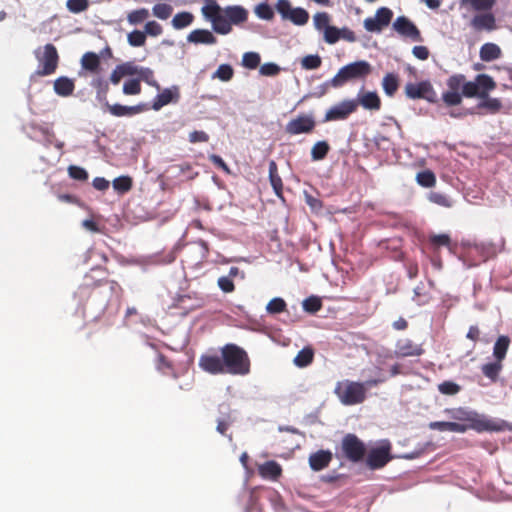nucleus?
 Segmentation results:
<instances>
[{"mask_svg":"<svg viewBox=\"0 0 512 512\" xmlns=\"http://www.w3.org/2000/svg\"><path fill=\"white\" fill-rule=\"evenodd\" d=\"M358 103L356 100H344L337 105L332 106L327 110L324 121H337L348 118L350 114L356 111Z\"/></svg>","mask_w":512,"mask_h":512,"instance_id":"14","label":"nucleus"},{"mask_svg":"<svg viewBox=\"0 0 512 512\" xmlns=\"http://www.w3.org/2000/svg\"><path fill=\"white\" fill-rule=\"evenodd\" d=\"M260 55L256 52H246L242 57V65L248 69H256L260 64Z\"/></svg>","mask_w":512,"mask_h":512,"instance_id":"48","label":"nucleus"},{"mask_svg":"<svg viewBox=\"0 0 512 512\" xmlns=\"http://www.w3.org/2000/svg\"><path fill=\"white\" fill-rule=\"evenodd\" d=\"M430 243L435 247L449 246L450 237L447 234L432 235L429 238Z\"/></svg>","mask_w":512,"mask_h":512,"instance_id":"64","label":"nucleus"},{"mask_svg":"<svg viewBox=\"0 0 512 512\" xmlns=\"http://www.w3.org/2000/svg\"><path fill=\"white\" fill-rule=\"evenodd\" d=\"M314 359V350L310 346L301 349L295 356L293 362L299 368H304L310 365Z\"/></svg>","mask_w":512,"mask_h":512,"instance_id":"31","label":"nucleus"},{"mask_svg":"<svg viewBox=\"0 0 512 512\" xmlns=\"http://www.w3.org/2000/svg\"><path fill=\"white\" fill-rule=\"evenodd\" d=\"M207 5L203 6L201 9V12L205 18L210 20L211 22L213 19L217 18L219 15H221V7L216 1H206Z\"/></svg>","mask_w":512,"mask_h":512,"instance_id":"44","label":"nucleus"},{"mask_svg":"<svg viewBox=\"0 0 512 512\" xmlns=\"http://www.w3.org/2000/svg\"><path fill=\"white\" fill-rule=\"evenodd\" d=\"M330 151V146L326 141H318L316 142L311 149V158L313 161L323 160L328 152Z\"/></svg>","mask_w":512,"mask_h":512,"instance_id":"39","label":"nucleus"},{"mask_svg":"<svg viewBox=\"0 0 512 512\" xmlns=\"http://www.w3.org/2000/svg\"><path fill=\"white\" fill-rule=\"evenodd\" d=\"M510 345V338L508 336L502 335L498 337L493 347V356L495 360L502 362L508 351Z\"/></svg>","mask_w":512,"mask_h":512,"instance_id":"30","label":"nucleus"},{"mask_svg":"<svg viewBox=\"0 0 512 512\" xmlns=\"http://www.w3.org/2000/svg\"><path fill=\"white\" fill-rule=\"evenodd\" d=\"M128 43L133 47L143 46L146 42V34L140 30H134L128 34Z\"/></svg>","mask_w":512,"mask_h":512,"instance_id":"55","label":"nucleus"},{"mask_svg":"<svg viewBox=\"0 0 512 512\" xmlns=\"http://www.w3.org/2000/svg\"><path fill=\"white\" fill-rule=\"evenodd\" d=\"M95 271H102L104 274H107L106 269H101V268L91 269L90 273H87L85 275V278H84L85 282L83 284L84 287L94 289V288H97L102 285H109L110 290L113 293L117 292V291H122L120 285L114 280H107L106 278H100V279L96 280L92 274Z\"/></svg>","mask_w":512,"mask_h":512,"instance_id":"17","label":"nucleus"},{"mask_svg":"<svg viewBox=\"0 0 512 512\" xmlns=\"http://www.w3.org/2000/svg\"><path fill=\"white\" fill-rule=\"evenodd\" d=\"M390 450L389 443L372 448L367 454L366 465L372 470L383 468L392 459Z\"/></svg>","mask_w":512,"mask_h":512,"instance_id":"13","label":"nucleus"},{"mask_svg":"<svg viewBox=\"0 0 512 512\" xmlns=\"http://www.w3.org/2000/svg\"><path fill=\"white\" fill-rule=\"evenodd\" d=\"M34 55L39 65L32 74V78L49 76L55 73L59 64V55L53 44L48 43L43 47L37 48L34 51Z\"/></svg>","mask_w":512,"mask_h":512,"instance_id":"5","label":"nucleus"},{"mask_svg":"<svg viewBox=\"0 0 512 512\" xmlns=\"http://www.w3.org/2000/svg\"><path fill=\"white\" fill-rule=\"evenodd\" d=\"M75 89L73 79L66 76H61L54 81V91L58 96L68 97L71 96Z\"/></svg>","mask_w":512,"mask_h":512,"instance_id":"21","label":"nucleus"},{"mask_svg":"<svg viewBox=\"0 0 512 512\" xmlns=\"http://www.w3.org/2000/svg\"><path fill=\"white\" fill-rule=\"evenodd\" d=\"M137 77H138L137 79L139 80V82L144 81L149 86L154 87L157 90H160V85L157 82V80L155 79L154 72L152 69H150L148 67H140Z\"/></svg>","mask_w":512,"mask_h":512,"instance_id":"41","label":"nucleus"},{"mask_svg":"<svg viewBox=\"0 0 512 512\" xmlns=\"http://www.w3.org/2000/svg\"><path fill=\"white\" fill-rule=\"evenodd\" d=\"M393 29L402 37L414 42H422L423 38L418 27L406 16H399L392 25Z\"/></svg>","mask_w":512,"mask_h":512,"instance_id":"12","label":"nucleus"},{"mask_svg":"<svg viewBox=\"0 0 512 512\" xmlns=\"http://www.w3.org/2000/svg\"><path fill=\"white\" fill-rule=\"evenodd\" d=\"M188 41L191 43H202V44H215L217 39L216 37L206 29H196L190 32L187 37Z\"/></svg>","mask_w":512,"mask_h":512,"instance_id":"25","label":"nucleus"},{"mask_svg":"<svg viewBox=\"0 0 512 512\" xmlns=\"http://www.w3.org/2000/svg\"><path fill=\"white\" fill-rule=\"evenodd\" d=\"M125 95H138L141 93V84L138 79L127 80L123 85Z\"/></svg>","mask_w":512,"mask_h":512,"instance_id":"58","label":"nucleus"},{"mask_svg":"<svg viewBox=\"0 0 512 512\" xmlns=\"http://www.w3.org/2000/svg\"><path fill=\"white\" fill-rule=\"evenodd\" d=\"M113 188L120 194L127 193L132 189L133 180L130 176H120L113 180Z\"/></svg>","mask_w":512,"mask_h":512,"instance_id":"42","label":"nucleus"},{"mask_svg":"<svg viewBox=\"0 0 512 512\" xmlns=\"http://www.w3.org/2000/svg\"><path fill=\"white\" fill-rule=\"evenodd\" d=\"M314 25L318 30H325L330 22V17L326 12H318L313 17Z\"/></svg>","mask_w":512,"mask_h":512,"instance_id":"61","label":"nucleus"},{"mask_svg":"<svg viewBox=\"0 0 512 512\" xmlns=\"http://www.w3.org/2000/svg\"><path fill=\"white\" fill-rule=\"evenodd\" d=\"M501 56V49L494 43H485L480 48V58L485 62L493 61Z\"/></svg>","mask_w":512,"mask_h":512,"instance_id":"32","label":"nucleus"},{"mask_svg":"<svg viewBox=\"0 0 512 512\" xmlns=\"http://www.w3.org/2000/svg\"><path fill=\"white\" fill-rule=\"evenodd\" d=\"M157 370L160 371L164 375H170L174 378H177V374L175 372L174 366L171 361H169L163 354L158 355Z\"/></svg>","mask_w":512,"mask_h":512,"instance_id":"40","label":"nucleus"},{"mask_svg":"<svg viewBox=\"0 0 512 512\" xmlns=\"http://www.w3.org/2000/svg\"><path fill=\"white\" fill-rule=\"evenodd\" d=\"M121 70L123 71L122 75L124 76H138L140 66H137L134 62H125L119 64Z\"/></svg>","mask_w":512,"mask_h":512,"instance_id":"63","label":"nucleus"},{"mask_svg":"<svg viewBox=\"0 0 512 512\" xmlns=\"http://www.w3.org/2000/svg\"><path fill=\"white\" fill-rule=\"evenodd\" d=\"M269 180L275 194L279 198H282L283 182L280 175L278 174V167L274 160L270 161L269 163Z\"/></svg>","mask_w":512,"mask_h":512,"instance_id":"26","label":"nucleus"},{"mask_svg":"<svg viewBox=\"0 0 512 512\" xmlns=\"http://www.w3.org/2000/svg\"><path fill=\"white\" fill-rule=\"evenodd\" d=\"M357 103L368 110H379L381 108V99L376 92H366L360 95Z\"/></svg>","mask_w":512,"mask_h":512,"instance_id":"28","label":"nucleus"},{"mask_svg":"<svg viewBox=\"0 0 512 512\" xmlns=\"http://www.w3.org/2000/svg\"><path fill=\"white\" fill-rule=\"evenodd\" d=\"M322 64L321 57L317 54L307 55L302 58L301 65L306 70L318 69Z\"/></svg>","mask_w":512,"mask_h":512,"instance_id":"50","label":"nucleus"},{"mask_svg":"<svg viewBox=\"0 0 512 512\" xmlns=\"http://www.w3.org/2000/svg\"><path fill=\"white\" fill-rule=\"evenodd\" d=\"M480 84L485 89L491 85L487 78L482 76L475 77L474 81H466L463 74H455L447 79L448 90L442 94L443 102L451 107L462 103L463 97L473 98L478 94L477 85Z\"/></svg>","mask_w":512,"mask_h":512,"instance_id":"2","label":"nucleus"},{"mask_svg":"<svg viewBox=\"0 0 512 512\" xmlns=\"http://www.w3.org/2000/svg\"><path fill=\"white\" fill-rule=\"evenodd\" d=\"M404 94L411 100L424 99L430 103H434L437 100V94L429 80L406 83Z\"/></svg>","mask_w":512,"mask_h":512,"instance_id":"8","label":"nucleus"},{"mask_svg":"<svg viewBox=\"0 0 512 512\" xmlns=\"http://www.w3.org/2000/svg\"><path fill=\"white\" fill-rule=\"evenodd\" d=\"M89 0H67L66 8L69 12L79 14L86 11L89 8Z\"/></svg>","mask_w":512,"mask_h":512,"instance_id":"47","label":"nucleus"},{"mask_svg":"<svg viewBox=\"0 0 512 512\" xmlns=\"http://www.w3.org/2000/svg\"><path fill=\"white\" fill-rule=\"evenodd\" d=\"M393 18V12L387 7L377 9L374 17L364 19L363 25L368 32H381Z\"/></svg>","mask_w":512,"mask_h":512,"instance_id":"11","label":"nucleus"},{"mask_svg":"<svg viewBox=\"0 0 512 512\" xmlns=\"http://www.w3.org/2000/svg\"><path fill=\"white\" fill-rule=\"evenodd\" d=\"M211 23L214 31L219 34L226 35L232 30V25L226 15H219L217 18L213 19Z\"/></svg>","mask_w":512,"mask_h":512,"instance_id":"38","label":"nucleus"},{"mask_svg":"<svg viewBox=\"0 0 512 512\" xmlns=\"http://www.w3.org/2000/svg\"><path fill=\"white\" fill-rule=\"evenodd\" d=\"M416 182L424 188H432L436 184V176L429 169L423 170L417 173Z\"/></svg>","mask_w":512,"mask_h":512,"instance_id":"36","label":"nucleus"},{"mask_svg":"<svg viewBox=\"0 0 512 512\" xmlns=\"http://www.w3.org/2000/svg\"><path fill=\"white\" fill-rule=\"evenodd\" d=\"M179 98L180 92L177 86L166 88L153 99L151 108L155 111H159L162 107L170 103H177Z\"/></svg>","mask_w":512,"mask_h":512,"instance_id":"16","label":"nucleus"},{"mask_svg":"<svg viewBox=\"0 0 512 512\" xmlns=\"http://www.w3.org/2000/svg\"><path fill=\"white\" fill-rule=\"evenodd\" d=\"M194 21V15L190 12L184 11L177 13L172 19V26L177 29H183L190 26Z\"/></svg>","mask_w":512,"mask_h":512,"instance_id":"34","label":"nucleus"},{"mask_svg":"<svg viewBox=\"0 0 512 512\" xmlns=\"http://www.w3.org/2000/svg\"><path fill=\"white\" fill-rule=\"evenodd\" d=\"M199 367L212 375H240L250 373L251 362L248 353L234 343L225 344L220 354L210 350L199 357Z\"/></svg>","mask_w":512,"mask_h":512,"instance_id":"1","label":"nucleus"},{"mask_svg":"<svg viewBox=\"0 0 512 512\" xmlns=\"http://www.w3.org/2000/svg\"><path fill=\"white\" fill-rule=\"evenodd\" d=\"M324 40L328 44H335L340 40V29L335 26H327L324 30Z\"/></svg>","mask_w":512,"mask_h":512,"instance_id":"60","label":"nucleus"},{"mask_svg":"<svg viewBox=\"0 0 512 512\" xmlns=\"http://www.w3.org/2000/svg\"><path fill=\"white\" fill-rule=\"evenodd\" d=\"M341 450L344 457L354 463L360 462L366 454L365 444L352 433L343 437Z\"/></svg>","mask_w":512,"mask_h":512,"instance_id":"9","label":"nucleus"},{"mask_svg":"<svg viewBox=\"0 0 512 512\" xmlns=\"http://www.w3.org/2000/svg\"><path fill=\"white\" fill-rule=\"evenodd\" d=\"M438 391L443 395L453 396L461 391V386L453 381H443L438 384Z\"/></svg>","mask_w":512,"mask_h":512,"instance_id":"46","label":"nucleus"},{"mask_svg":"<svg viewBox=\"0 0 512 512\" xmlns=\"http://www.w3.org/2000/svg\"><path fill=\"white\" fill-rule=\"evenodd\" d=\"M477 76H482V77L487 78L488 82H490L492 86H490L487 89L486 88L484 89L482 87V85L476 84L478 87L477 88L478 94L475 97H478L480 99V101L476 105V108L478 110H485L486 113H490V114L499 113L503 107L501 100L499 98L489 97V93L491 91H493L497 86L496 82L488 74H478Z\"/></svg>","mask_w":512,"mask_h":512,"instance_id":"7","label":"nucleus"},{"mask_svg":"<svg viewBox=\"0 0 512 512\" xmlns=\"http://www.w3.org/2000/svg\"><path fill=\"white\" fill-rule=\"evenodd\" d=\"M255 14L264 20H272L274 17V11L271 6L267 3H260L255 7Z\"/></svg>","mask_w":512,"mask_h":512,"instance_id":"54","label":"nucleus"},{"mask_svg":"<svg viewBox=\"0 0 512 512\" xmlns=\"http://www.w3.org/2000/svg\"><path fill=\"white\" fill-rule=\"evenodd\" d=\"M445 412L455 420L454 422L466 427V431L472 429L479 433L485 431L498 432L508 427L507 422L504 420L492 419L463 407L446 409Z\"/></svg>","mask_w":512,"mask_h":512,"instance_id":"3","label":"nucleus"},{"mask_svg":"<svg viewBox=\"0 0 512 512\" xmlns=\"http://www.w3.org/2000/svg\"><path fill=\"white\" fill-rule=\"evenodd\" d=\"M109 112L116 117L133 116L144 112L149 109V106L145 103H141L135 106H124L121 104H107Z\"/></svg>","mask_w":512,"mask_h":512,"instance_id":"18","label":"nucleus"},{"mask_svg":"<svg viewBox=\"0 0 512 512\" xmlns=\"http://www.w3.org/2000/svg\"><path fill=\"white\" fill-rule=\"evenodd\" d=\"M286 302L282 298H273L267 304V311L270 314H277L286 310Z\"/></svg>","mask_w":512,"mask_h":512,"instance_id":"56","label":"nucleus"},{"mask_svg":"<svg viewBox=\"0 0 512 512\" xmlns=\"http://www.w3.org/2000/svg\"><path fill=\"white\" fill-rule=\"evenodd\" d=\"M173 8L169 4L159 3L153 7V14L162 20L168 19L172 14Z\"/></svg>","mask_w":512,"mask_h":512,"instance_id":"52","label":"nucleus"},{"mask_svg":"<svg viewBox=\"0 0 512 512\" xmlns=\"http://www.w3.org/2000/svg\"><path fill=\"white\" fill-rule=\"evenodd\" d=\"M322 308V301L317 296H310L303 301V309L308 313H316Z\"/></svg>","mask_w":512,"mask_h":512,"instance_id":"49","label":"nucleus"},{"mask_svg":"<svg viewBox=\"0 0 512 512\" xmlns=\"http://www.w3.org/2000/svg\"><path fill=\"white\" fill-rule=\"evenodd\" d=\"M496 0H462V5L469 4L475 11H489Z\"/></svg>","mask_w":512,"mask_h":512,"instance_id":"45","label":"nucleus"},{"mask_svg":"<svg viewBox=\"0 0 512 512\" xmlns=\"http://www.w3.org/2000/svg\"><path fill=\"white\" fill-rule=\"evenodd\" d=\"M92 86L97 90V96L99 98H106L107 93L109 91L108 81L105 79L98 77L93 79Z\"/></svg>","mask_w":512,"mask_h":512,"instance_id":"59","label":"nucleus"},{"mask_svg":"<svg viewBox=\"0 0 512 512\" xmlns=\"http://www.w3.org/2000/svg\"><path fill=\"white\" fill-rule=\"evenodd\" d=\"M470 24L476 31H493L497 28L495 16L491 12L475 15Z\"/></svg>","mask_w":512,"mask_h":512,"instance_id":"19","label":"nucleus"},{"mask_svg":"<svg viewBox=\"0 0 512 512\" xmlns=\"http://www.w3.org/2000/svg\"><path fill=\"white\" fill-rule=\"evenodd\" d=\"M67 170L68 175L74 180L86 181L88 179V172L80 166L70 165Z\"/></svg>","mask_w":512,"mask_h":512,"instance_id":"57","label":"nucleus"},{"mask_svg":"<svg viewBox=\"0 0 512 512\" xmlns=\"http://www.w3.org/2000/svg\"><path fill=\"white\" fill-rule=\"evenodd\" d=\"M234 75V70L229 64H221L216 72L214 73V77L220 79L221 81H229L232 79Z\"/></svg>","mask_w":512,"mask_h":512,"instance_id":"51","label":"nucleus"},{"mask_svg":"<svg viewBox=\"0 0 512 512\" xmlns=\"http://www.w3.org/2000/svg\"><path fill=\"white\" fill-rule=\"evenodd\" d=\"M395 356L400 358L421 356L424 353L422 345L414 343L411 339H400L396 342Z\"/></svg>","mask_w":512,"mask_h":512,"instance_id":"15","label":"nucleus"},{"mask_svg":"<svg viewBox=\"0 0 512 512\" xmlns=\"http://www.w3.org/2000/svg\"><path fill=\"white\" fill-rule=\"evenodd\" d=\"M503 368L502 362L496 360L492 363L484 364L481 368L482 373L489 378L492 382L498 380L499 374Z\"/></svg>","mask_w":512,"mask_h":512,"instance_id":"35","label":"nucleus"},{"mask_svg":"<svg viewBox=\"0 0 512 512\" xmlns=\"http://www.w3.org/2000/svg\"><path fill=\"white\" fill-rule=\"evenodd\" d=\"M334 393L344 405H356L366 399L365 384L350 380L339 381Z\"/></svg>","mask_w":512,"mask_h":512,"instance_id":"6","label":"nucleus"},{"mask_svg":"<svg viewBox=\"0 0 512 512\" xmlns=\"http://www.w3.org/2000/svg\"><path fill=\"white\" fill-rule=\"evenodd\" d=\"M400 85L399 75L396 73H387L382 79V88L385 94L393 97Z\"/></svg>","mask_w":512,"mask_h":512,"instance_id":"27","label":"nucleus"},{"mask_svg":"<svg viewBox=\"0 0 512 512\" xmlns=\"http://www.w3.org/2000/svg\"><path fill=\"white\" fill-rule=\"evenodd\" d=\"M429 428L431 430H437L440 432L450 431L456 433H464L466 432V427L456 422L449 421H434L429 423Z\"/></svg>","mask_w":512,"mask_h":512,"instance_id":"29","label":"nucleus"},{"mask_svg":"<svg viewBox=\"0 0 512 512\" xmlns=\"http://www.w3.org/2000/svg\"><path fill=\"white\" fill-rule=\"evenodd\" d=\"M371 72L372 67L369 62L365 60L355 61L341 67L337 74L329 81V85L339 88L349 81L364 79Z\"/></svg>","mask_w":512,"mask_h":512,"instance_id":"4","label":"nucleus"},{"mask_svg":"<svg viewBox=\"0 0 512 512\" xmlns=\"http://www.w3.org/2000/svg\"><path fill=\"white\" fill-rule=\"evenodd\" d=\"M259 474L265 479L276 481L282 474V468L276 461H266L259 466Z\"/></svg>","mask_w":512,"mask_h":512,"instance_id":"22","label":"nucleus"},{"mask_svg":"<svg viewBox=\"0 0 512 512\" xmlns=\"http://www.w3.org/2000/svg\"><path fill=\"white\" fill-rule=\"evenodd\" d=\"M287 20L291 21L295 25L302 26L308 22L309 14L303 8H293Z\"/></svg>","mask_w":512,"mask_h":512,"instance_id":"43","label":"nucleus"},{"mask_svg":"<svg viewBox=\"0 0 512 512\" xmlns=\"http://www.w3.org/2000/svg\"><path fill=\"white\" fill-rule=\"evenodd\" d=\"M224 12L231 25H239L248 18L247 10L242 6H228L224 9Z\"/></svg>","mask_w":512,"mask_h":512,"instance_id":"24","label":"nucleus"},{"mask_svg":"<svg viewBox=\"0 0 512 512\" xmlns=\"http://www.w3.org/2000/svg\"><path fill=\"white\" fill-rule=\"evenodd\" d=\"M275 8L284 20L288 19L293 9L291 3L288 0H278Z\"/></svg>","mask_w":512,"mask_h":512,"instance_id":"62","label":"nucleus"},{"mask_svg":"<svg viewBox=\"0 0 512 512\" xmlns=\"http://www.w3.org/2000/svg\"><path fill=\"white\" fill-rule=\"evenodd\" d=\"M149 16V12L145 8L137 9L128 14V21L132 25L139 24L147 19Z\"/></svg>","mask_w":512,"mask_h":512,"instance_id":"53","label":"nucleus"},{"mask_svg":"<svg viewBox=\"0 0 512 512\" xmlns=\"http://www.w3.org/2000/svg\"><path fill=\"white\" fill-rule=\"evenodd\" d=\"M427 199L441 207L451 208L453 206V201L444 193L431 191L427 195Z\"/></svg>","mask_w":512,"mask_h":512,"instance_id":"37","label":"nucleus"},{"mask_svg":"<svg viewBox=\"0 0 512 512\" xmlns=\"http://www.w3.org/2000/svg\"><path fill=\"white\" fill-rule=\"evenodd\" d=\"M316 122L312 115L300 114L291 119L285 127L289 135L309 134L315 129Z\"/></svg>","mask_w":512,"mask_h":512,"instance_id":"10","label":"nucleus"},{"mask_svg":"<svg viewBox=\"0 0 512 512\" xmlns=\"http://www.w3.org/2000/svg\"><path fill=\"white\" fill-rule=\"evenodd\" d=\"M81 66L83 69L95 73L100 67V58L94 52H87L81 58Z\"/></svg>","mask_w":512,"mask_h":512,"instance_id":"33","label":"nucleus"},{"mask_svg":"<svg viewBox=\"0 0 512 512\" xmlns=\"http://www.w3.org/2000/svg\"><path fill=\"white\" fill-rule=\"evenodd\" d=\"M332 460V453L328 450H319L309 457V465L312 470L320 471L328 467Z\"/></svg>","mask_w":512,"mask_h":512,"instance_id":"20","label":"nucleus"},{"mask_svg":"<svg viewBox=\"0 0 512 512\" xmlns=\"http://www.w3.org/2000/svg\"><path fill=\"white\" fill-rule=\"evenodd\" d=\"M33 129L43 136V144L46 147L53 145L58 150H62L64 147V142L57 140L55 133L53 130L46 126H34Z\"/></svg>","mask_w":512,"mask_h":512,"instance_id":"23","label":"nucleus"}]
</instances>
